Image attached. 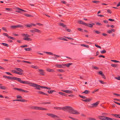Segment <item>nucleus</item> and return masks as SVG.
<instances>
[{"instance_id":"obj_53","label":"nucleus","mask_w":120,"mask_h":120,"mask_svg":"<svg viewBox=\"0 0 120 120\" xmlns=\"http://www.w3.org/2000/svg\"><path fill=\"white\" fill-rule=\"evenodd\" d=\"M95 45L96 47L98 48H100L101 49V46H99V45H97L95 44Z\"/></svg>"},{"instance_id":"obj_13","label":"nucleus","mask_w":120,"mask_h":120,"mask_svg":"<svg viewBox=\"0 0 120 120\" xmlns=\"http://www.w3.org/2000/svg\"><path fill=\"white\" fill-rule=\"evenodd\" d=\"M84 25L85 26H87L88 27H90L92 28L93 27V25L91 24H87L86 23H84Z\"/></svg>"},{"instance_id":"obj_36","label":"nucleus","mask_w":120,"mask_h":120,"mask_svg":"<svg viewBox=\"0 0 120 120\" xmlns=\"http://www.w3.org/2000/svg\"><path fill=\"white\" fill-rule=\"evenodd\" d=\"M78 23L80 24H82L84 25V23H85V22H83V21H78Z\"/></svg>"},{"instance_id":"obj_52","label":"nucleus","mask_w":120,"mask_h":120,"mask_svg":"<svg viewBox=\"0 0 120 120\" xmlns=\"http://www.w3.org/2000/svg\"><path fill=\"white\" fill-rule=\"evenodd\" d=\"M3 35H4L5 36H6L8 38V37L9 36L8 35V34L6 33H4L3 34Z\"/></svg>"},{"instance_id":"obj_16","label":"nucleus","mask_w":120,"mask_h":120,"mask_svg":"<svg viewBox=\"0 0 120 120\" xmlns=\"http://www.w3.org/2000/svg\"><path fill=\"white\" fill-rule=\"evenodd\" d=\"M23 40L25 41H32V39L29 38H23Z\"/></svg>"},{"instance_id":"obj_58","label":"nucleus","mask_w":120,"mask_h":120,"mask_svg":"<svg viewBox=\"0 0 120 120\" xmlns=\"http://www.w3.org/2000/svg\"><path fill=\"white\" fill-rule=\"evenodd\" d=\"M22 62H24L28 63L30 64H31L32 63H31V62H30L29 61H22Z\"/></svg>"},{"instance_id":"obj_49","label":"nucleus","mask_w":120,"mask_h":120,"mask_svg":"<svg viewBox=\"0 0 120 120\" xmlns=\"http://www.w3.org/2000/svg\"><path fill=\"white\" fill-rule=\"evenodd\" d=\"M28 46L27 45H24L21 46H20V47L22 48H25V47H27Z\"/></svg>"},{"instance_id":"obj_41","label":"nucleus","mask_w":120,"mask_h":120,"mask_svg":"<svg viewBox=\"0 0 120 120\" xmlns=\"http://www.w3.org/2000/svg\"><path fill=\"white\" fill-rule=\"evenodd\" d=\"M62 65H62H62H60V64H57L56 65L57 66L60 68H61L62 67H62Z\"/></svg>"},{"instance_id":"obj_31","label":"nucleus","mask_w":120,"mask_h":120,"mask_svg":"<svg viewBox=\"0 0 120 120\" xmlns=\"http://www.w3.org/2000/svg\"><path fill=\"white\" fill-rule=\"evenodd\" d=\"M33 109H34L35 110H39L40 107L36 106L33 107Z\"/></svg>"},{"instance_id":"obj_10","label":"nucleus","mask_w":120,"mask_h":120,"mask_svg":"<svg viewBox=\"0 0 120 120\" xmlns=\"http://www.w3.org/2000/svg\"><path fill=\"white\" fill-rule=\"evenodd\" d=\"M99 74L103 78L105 79V75L103 74V72L101 71H100L98 72Z\"/></svg>"},{"instance_id":"obj_61","label":"nucleus","mask_w":120,"mask_h":120,"mask_svg":"<svg viewBox=\"0 0 120 120\" xmlns=\"http://www.w3.org/2000/svg\"><path fill=\"white\" fill-rule=\"evenodd\" d=\"M115 78L118 80H120V76L117 77H115Z\"/></svg>"},{"instance_id":"obj_59","label":"nucleus","mask_w":120,"mask_h":120,"mask_svg":"<svg viewBox=\"0 0 120 120\" xmlns=\"http://www.w3.org/2000/svg\"><path fill=\"white\" fill-rule=\"evenodd\" d=\"M45 53H47L48 54H49L51 55H52L53 54V53H51V52H45Z\"/></svg>"},{"instance_id":"obj_24","label":"nucleus","mask_w":120,"mask_h":120,"mask_svg":"<svg viewBox=\"0 0 120 120\" xmlns=\"http://www.w3.org/2000/svg\"><path fill=\"white\" fill-rule=\"evenodd\" d=\"M105 116H100L99 117V118L101 120H104Z\"/></svg>"},{"instance_id":"obj_55","label":"nucleus","mask_w":120,"mask_h":120,"mask_svg":"<svg viewBox=\"0 0 120 120\" xmlns=\"http://www.w3.org/2000/svg\"><path fill=\"white\" fill-rule=\"evenodd\" d=\"M95 23L96 24L99 26H100L102 25V24L100 23V22H96Z\"/></svg>"},{"instance_id":"obj_43","label":"nucleus","mask_w":120,"mask_h":120,"mask_svg":"<svg viewBox=\"0 0 120 120\" xmlns=\"http://www.w3.org/2000/svg\"><path fill=\"white\" fill-rule=\"evenodd\" d=\"M99 90V89H96V90H94V91H93L92 93L93 94L95 92L98 91Z\"/></svg>"},{"instance_id":"obj_29","label":"nucleus","mask_w":120,"mask_h":120,"mask_svg":"<svg viewBox=\"0 0 120 120\" xmlns=\"http://www.w3.org/2000/svg\"><path fill=\"white\" fill-rule=\"evenodd\" d=\"M47 70L48 71L50 72H54V70L51 69L50 68L47 69Z\"/></svg>"},{"instance_id":"obj_35","label":"nucleus","mask_w":120,"mask_h":120,"mask_svg":"<svg viewBox=\"0 0 120 120\" xmlns=\"http://www.w3.org/2000/svg\"><path fill=\"white\" fill-rule=\"evenodd\" d=\"M1 44L3 45L6 46L7 47H8L9 46V45L7 44L4 43H1Z\"/></svg>"},{"instance_id":"obj_57","label":"nucleus","mask_w":120,"mask_h":120,"mask_svg":"<svg viewBox=\"0 0 120 120\" xmlns=\"http://www.w3.org/2000/svg\"><path fill=\"white\" fill-rule=\"evenodd\" d=\"M88 119L90 120H96L95 119L93 118H89Z\"/></svg>"},{"instance_id":"obj_22","label":"nucleus","mask_w":120,"mask_h":120,"mask_svg":"<svg viewBox=\"0 0 120 120\" xmlns=\"http://www.w3.org/2000/svg\"><path fill=\"white\" fill-rule=\"evenodd\" d=\"M3 77L4 78H7L9 80H12V77H10V76H6L4 75L3 76Z\"/></svg>"},{"instance_id":"obj_26","label":"nucleus","mask_w":120,"mask_h":120,"mask_svg":"<svg viewBox=\"0 0 120 120\" xmlns=\"http://www.w3.org/2000/svg\"><path fill=\"white\" fill-rule=\"evenodd\" d=\"M90 93V91L87 90H85L84 92H83V93H84L86 94H88Z\"/></svg>"},{"instance_id":"obj_7","label":"nucleus","mask_w":120,"mask_h":120,"mask_svg":"<svg viewBox=\"0 0 120 120\" xmlns=\"http://www.w3.org/2000/svg\"><path fill=\"white\" fill-rule=\"evenodd\" d=\"M46 114L47 115L49 116H50L52 118H54L55 117L59 118V117L58 116L53 114L47 113Z\"/></svg>"},{"instance_id":"obj_18","label":"nucleus","mask_w":120,"mask_h":120,"mask_svg":"<svg viewBox=\"0 0 120 120\" xmlns=\"http://www.w3.org/2000/svg\"><path fill=\"white\" fill-rule=\"evenodd\" d=\"M59 25L63 27L67 28V25H66L64 24L63 23H59Z\"/></svg>"},{"instance_id":"obj_33","label":"nucleus","mask_w":120,"mask_h":120,"mask_svg":"<svg viewBox=\"0 0 120 120\" xmlns=\"http://www.w3.org/2000/svg\"><path fill=\"white\" fill-rule=\"evenodd\" d=\"M55 92V91L54 90H48V92L49 94H52L53 92Z\"/></svg>"},{"instance_id":"obj_45","label":"nucleus","mask_w":120,"mask_h":120,"mask_svg":"<svg viewBox=\"0 0 120 120\" xmlns=\"http://www.w3.org/2000/svg\"><path fill=\"white\" fill-rule=\"evenodd\" d=\"M16 98L17 99L19 98H22V97L20 95H17L16 96Z\"/></svg>"},{"instance_id":"obj_17","label":"nucleus","mask_w":120,"mask_h":120,"mask_svg":"<svg viewBox=\"0 0 120 120\" xmlns=\"http://www.w3.org/2000/svg\"><path fill=\"white\" fill-rule=\"evenodd\" d=\"M72 64V63H68V64H62V65L63 66H65L68 67H69V66Z\"/></svg>"},{"instance_id":"obj_42","label":"nucleus","mask_w":120,"mask_h":120,"mask_svg":"<svg viewBox=\"0 0 120 120\" xmlns=\"http://www.w3.org/2000/svg\"><path fill=\"white\" fill-rule=\"evenodd\" d=\"M92 2L93 3H97L98 4V3H99L100 2L98 1H96V0H94V1H92Z\"/></svg>"},{"instance_id":"obj_20","label":"nucleus","mask_w":120,"mask_h":120,"mask_svg":"<svg viewBox=\"0 0 120 120\" xmlns=\"http://www.w3.org/2000/svg\"><path fill=\"white\" fill-rule=\"evenodd\" d=\"M113 116L117 118H119V117L120 116V115L119 114H112Z\"/></svg>"},{"instance_id":"obj_37","label":"nucleus","mask_w":120,"mask_h":120,"mask_svg":"<svg viewBox=\"0 0 120 120\" xmlns=\"http://www.w3.org/2000/svg\"><path fill=\"white\" fill-rule=\"evenodd\" d=\"M79 96L81 98H83L84 99H86V97L83 96L81 95H79Z\"/></svg>"},{"instance_id":"obj_39","label":"nucleus","mask_w":120,"mask_h":120,"mask_svg":"<svg viewBox=\"0 0 120 120\" xmlns=\"http://www.w3.org/2000/svg\"><path fill=\"white\" fill-rule=\"evenodd\" d=\"M111 66L113 67H116L117 66V64H112L111 65Z\"/></svg>"},{"instance_id":"obj_62","label":"nucleus","mask_w":120,"mask_h":120,"mask_svg":"<svg viewBox=\"0 0 120 120\" xmlns=\"http://www.w3.org/2000/svg\"><path fill=\"white\" fill-rule=\"evenodd\" d=\"M113 94H114V95H115L116 96H120V95L119 94H116V93H114Z\"/></svg>"},{"instance_id":"obj_40","label":"nucleus","mask_w":120,"mask_h":120,"mask_svg":"<svg viewBox=\"0 0 120 120\" xmlns=\"http://www.w3.org/2000/svg\"><path fill=\"white\" fill-rule=\"evenodd\" d=\"M57 71L61 72H64V71L62 69H58L57 70Z\"/></svg>"},{"instance_id":"obj_14","label":"nucleus","mask_w":120,"mask_h":120,"mask_svg":"<svg viewBox=\"0 0 120 120\" xmlns=\"http://www.w3.org/2000/svg\"><path fill=\"white\" fill-rule=\"evenodd\" d=\"M22 36L23 37H25V38H30V36L28 34H21Z\"/></svg>"},{"instance_id":"obj_19","label":"nucleus","mask_w":120,"mask_h":120,"mask_svg":"<svg viewBox=\"0 0 120 120\" xmlns=\"http://www.w3.org/2000/svg\"><path fill=\"white\" fill-rule=\"evenodd\" d=\"M59 94L62 95V96H67V94L63 93L62 92H59Z\"/></svg>"},{"instance_id":"obj_60","label":"nucleus","mask_w":120,"mask_h":120,"mask_svg":"<svg viewBox=\"0 0 120 120\" xmlns=\"http://www.w3.org/2000/svg\"><path fill=\"white\" fill-rule=\"evenodd\" d=\"M2 30H4L6 32H7V30H6L5 27H3L2 28Z\"/></svg>"},{"instance_id":"obj_50","label":"nucleus","mask_w":120,"mask_h":120,"mask_svg":"<svg viewBox=\"0 0 120 120\" xmlns=\"http://www.w3.org/2000/svg\"><path fill=\"white\" fill-rule=\"evenodd\" d=\"M94 31H95V33L97 34H101V32L98 31L96 30H95Z\"/></svg>"},{"instance_id":"obj_4","label":"nucleus","mask_w":120,"mask_h":120,"mask_svg":"<svg viewBox=\"0 0 120 120\" xmlns=\"http://www.w3.org/2000/svg\"><path fill=\"white\" fill-rule=\"evenodd\" d=\"M19 27H21L22 28H23L24 26L22 25H17L16 26H11L10 28L12 29H15L16 28H18Z\"/></svg>"},{"instance_id":"obj_38","label":"nucleus","mask_w":120,"mask_h":120,"mask_svg":"<svg viewBox=\"0 0 120 120\" xmlns=\"http://www.w3.org/2000/svg\"><path fill=\"white\" fill-rule=\"evenodd\" d=\"M81 46H84V47H86L88 48L89 47V46L88 45H85V44H81Z\"/></svg>"},{"instance_id":"obj_21","label":"nucleus","mask_w":120,"mask_h":120,"mask_svg":"<svg viewBox=\"0 0 120 120\" xmlns=\"http://www.w3.org/2000/svg\"><path fill=\"white\" fill-rule=\"evenodd\" d=\"M15 69L19 72H23V71L22 69L20 68H15Z\"/></svg>"},{"instance_id":"obj_25","label":"nucleus","mask_w":120,"mask_h":120,"mask_svg":"<svg viewBox=\"0 0 120 120\" xmlns=\"http://www.w3.org/2000/svg\"><path fill=\"white\" fill-rule=\"evenodd\" d=\"M24 15L25 16H26L27 17H33V16L32 15H31L28 14H25Z\"/></svg>"},{"instance_id":"obj_15","label":"nucleus","mask_w":120,"mask_h":120,"mask_svg":"<svg viewBox=\"0 0 120 120\" xmlns=\"http://www.w3.org/2000/svg\"><path fill=\"white\" fill-rule=\"evenodd\" d=\"M34 33H35V32H37L38 33H41V31L40 30L34 28Z\"/></svg>"},{"instance_id":"obj_23","label":"nucleus","mask_w":120,"mask_h":120,"mask_svg":"<svg viewBox=\"0 0 120 120\" xmlns=\"http://www.w3.org/2000/svg\"><path fill=\"white\" fill-rule=\"evenodd\" d=\"M0 88L1 89H3L4 90H6L7 89V87L4 86H0Z\"/></svg>"},{"instance_id":"obj_2","label":"nucleus","mask_w":120,"mask_h":120,"mask_svg":"<svg viewBox=\"0 0 120 120\" xmlns=\"http://www.w3.org/2000/svg\"><path fill=\"white\" fill-rule=\"evenodd\" d=\"M30 85L31 86L36 87V89L37 90H41L40 86L38 85L32 83H31V85Z\"/></svg>"},{"instance_id":"obj_54","label":"nucleus","mask_w":120,"mask_h":120,"mask_svg":"<svg viewBox=\"0 0 120 120\" xmlns=\"http://www.w3.org/2000/svg\"><path fill=\"white\" fill-rule=\"evenodd\" d=\"M107 11L108 13L111 14L112 13V11L109 9H108L107 10Z\"/></svg>"},{"instance_id":"obj_8","label":"nucleus","mask_w":120,"mask_h":120,"mask_svg":"<svg viewBox=\"0 0 120 120\" xmlns=\"http://www.w3.org/2000/svg\"><path fill=\"white\" fill-rule=\"evenodd\" d=\"M61 91L62 92H64L65 93H68V94H71L73 93L72 91L69 90H61Z\"/></svg>"},{"instance_id":"obj_44","label":"nucleus","mask_w":120,"mask_h":120,"mask_svg":"<svg viewBox=\"0 0 120 120\" xmlns=\"http://www.w3.org/2000/svg\"><path fill=\"white\" fill-rule=\"evenodd\" d=\"M100 52L101 54H103L105 53L106 52V51L105 50H104L102 51H101Z\"/></svg>"},{"instance_id":"obj_6","label":"nucleus","mask_w":120,"mask_h":120,"mask_svg":"<svg viewBox=\"0 0 120 120\" xmlns=\"http://www.w3.org/2000/svg\"><path fill=\"white\" fill-rule=\"evenodd\" d=\"M20 82L24 84H29V85H31V83H31L27 81H23L21 80V79L20 80Z\"/></svg>"},{"instance_id":"obj_1","label":"nucleus","mask_w":120,"mask_h":120,"mask_svg":"<svg viewBox=\"0 0 120 120\" xmlns=\"http://www.w3.org/2000/svg\"><path fill=\"white\" fill-rule=\"evenodd\" d=\"M54 108L57 109H62L64 111H68V112L71 114H78L79 113L77 111L75 110L69 106H66L63 107H54Z\"/></svg>"},{"instance_id":"obj_27","label":"nucleus","mask_w":120,"mask_h":120,"mask_svg":"<svg viewBox=\"0 0 120 120\" xmlns=\"http://www.w3.org/2000/svg\"><path fill=\"white\" fill-rule=\"evenodd\" d=\"M26 27H32V25L31 23L30 24H27L25 25Z\"/></svg>"},{"instance_id":"obj_48","label":"nucleus","mask_w":120,"mask_h":120,"mask_svg":"<svg viewBox=\"0 0 120 120\" xmlns=\"http://www.w3.org/2000/svg\"><path fill=\"white\" fill-rule=\"evenodd\" d=\"M8 38H9L10 39H11L13 40H15V38H14L10 36H8Z\"/></svg>"},{"instance_id":"obj_12","label":"nucleus","mask_w":120,"mask_h":120,"mask_svg":"<svg viewBox=\"0 0 120 120\" xmlns=\"http://www.w3.org/2000/svg\"><path fill=\"white\" fill-rule=\"evenodd\" d=\"M99 103V101H97L94 103L92 104L91 105L92 107L94 106L96 107Z\"/></svg>"},{"instance_id":"obj_51","label":"nucleus","mask_w":120,"mask_h":120,"mask_svg":"<svg viewBox=\"0 0 120 120\" xmlns=\"http://www.w3.org/2000/svg\"><path fill=\"white\" fill-rule=\"evenodd\" d=\"M111 61H112V62H115V63H118V62H120L119 61H118L117 60H111Z\"/></svg>"},{"instance_id":"obj_5","label":"nucleus","mask_w":120,"mask_h":120,"mask_svg":"<svg viewBox=\"0 0 120 120\" xmlns=\"http://www.w3.org/2000/svg\"><path fill=\"white\" fill-rule=\"evenodd\" d=\"M38 72L40 73V74L41 76H44L45 75V71L44 70L42 69H39Z\"/></svg>"},{"instance_id":"obj_64","label":"nucleus","mask_w":120,"mask_h":120,"mask_svg":"<svg viewBox=\"0 0 120 120\" xmlns=\"http://www.w3.org/2000/svg\"><path fill=\"white\" fill-rule=\"evenodd\" d=\"M17 74L20 75H22L23 74L21 72H18L17 73Z\"/></svg>"},{"instance_id":"obj_46","label":"nucleus","mask_w":120,"mask_h":120,"mask_svg":"<svg viewBox=\"0 0 120 120\" xmlns=\"http://www.w3.org/2000/svg\"><path fill=\"white\" fill-rule=\"evenodd\" d=\"M51 103L50 102H42L41 103L42 104H50Z\"/></svg>"},{"instance_id":"obj_47","label":"nucleus","mask_w":120,"mask_h":120,"mask_svg":"<svg viewBox=\"0 0 120 120\" xmlns=\"http://www.w3.org/2000/svg\"><path fill=\"white\" fill-rule=\"evenodd\" d=\"M59 39L62 40H64L65 41H67V39L63 37H61V38H59Z\"/></svg>"},{"instance_id":"obj_11","label":"nucleus","mask_w":120,"mask_h":120,"mask_svg":"<svg viewBox=\"0 0 120 120\" xmlns=\"http://www.w3.org/2000/svg\"><path fill=\"white\" fill-rule=\"evenodd\" d=\"M21 79L17 78L16 77H12V80H16L18 81L19 82L20 81V80Z\"/></svg>"},{"instance_id":"obj_28","label":"nucleus","mask_w":120,"mask_h":120,"mask_svg":"<svg viewBox=\"0 0 120 120\" xmlns=\"http://www.w3.org/2000/svg\"><path fill=\"white\" fill-rule=\"evenodd\" d=\"M82 100L83 101H86V102H89L91 100V99H90L89 98H88L87 99H86L85 100L82 99Z\"/></svg>"},{"instance_id":"obj_9","label":"nucleus","mask_w":120,"mask_h":120,"mask_svg":"<svg viewBox=\"0 0 120 120\" xmlns=\"http://www.w3.org/2000/svg\"><path fill=\"white\" fill-rule=\"evenodd\" d=\"M21 101L23 102H26L27 101V100L24 99H16L13 101Z\"/></svg>"},{"instance_id":"obj_34","label":"nucleus","mask_w":120,"mask_h":120,"mask_svg":"<svg viewBox=\"0 0 120 120\" xmlns=\"http://www.w3.org/2000/svg\"><path fill=\"white\" fill-rule=\"evenodd\" d=\"M24 49L26 50V51H30L32 49L30 48H25Z\"/></svg>"},{"instance_id":"obj_30","label":"nucleus","mask_w":120,"mask_h":120,"mask_svg":"<svg viewBox=\"0 0 120 120\" xmlns=\"http://www.w3.org/2000/svg\"><path fill=\"white\" fill-rule=\"evenodd\" d=\"M31 67L32 68L36 69H38L39 68L37 66H36L32 65Z\"/></svg>"},{"instance_id":"obj_56","label":"nucleus","mask_w":120,"mask_h":120,"mask_svg":"<svg viewBox=\"0 0 120 120\" xmlns=\"http://www.w3.org/2000/svg\"><path fill=\"white\" fill-rule=\"evenodd\" d=\"M5 10H6L8 11H12V9L10 8H5Z\"/></svg>"},{"instance_id":"obj_32","label":"nucleus","mask_w":120,"mask_h":120,"mask_svg":"<svg viewBox=\"0 0 120 120\" xmlns=\"http://www.w3.org/2000/svg\"><path fill=\"white\" fill-rule=\"evenodd\" d=\"M39 110H47V109L46 108H45L40 107Z\"/></svg>"},{"instance_id":"obj_63","label":"nucleus","mask_w":120,"mask_h":120,"mask_svg":"<svg viewBox=\"0 0 120 120\" xmlns=\"http://www.w3.org/2000/svg\"><path fill=\"white\" fill-rule=\"evenodd\" d=\"M104 120H109V117H107L105 116Z\"/></svg>"},{"instance_id":"obj_3","label":"nucleus","mask_w":120,"mask_h":120,"mask_svg":"<svg viewBox=\"0 0 120 120\" xmlns=\"http://www.w3.org/2000/svg\"><path fill=\"white\" fill-rule=\"evenodd\" d=\"M13 89L14 90H18L21 91L22 92L28 93V91L27 90H25L22 89L21 88H13Z\"/></svg>"}]
</instances>
